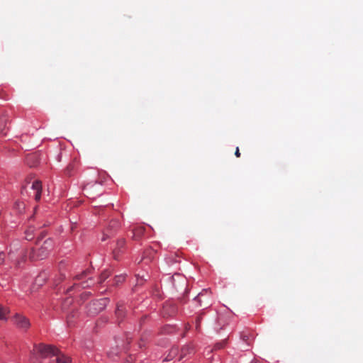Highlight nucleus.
Returning <instances> with one entry per match:
<instances>
[{"label": "nucleus", "instance_id": "f03ea898", "mask_svg": "<svg viewBox=\"0 0 363 363\" xmlns=\"http://www.w3.org/2000/svg\"><path fill=\"white\" fill-rule=\"evenodd\" d=\"M212 303V293L209 289H203L193 298V303L198 308H208Z\"/></svg>", "mask_w": 363, "mask_h": 363}, {"label": "nucleus", "instance_id": "4468645a", "mask_svg": "<svg viewBox=\"0 0 363 363\" xmlns=\"http://www.w3.org/2000/svg\"><path fill=\"white\" fill-rule=\"evenodd\" d=\"M179 349L177 347H172L167 357L164 359V362H169L172 360L178 354Z\"/></svg>", "mask_w": 363, "mask_h": 363}, {"label": "nucleus", "instance_id": "412c9836", "mask_svg": "<svg viewBox=\"0 0 363 363\" xmlns=\"http://www.w3.org/2000/svg\"><path fill=\"white\" fill-rule=\"evenodd\" d=\"M72 169H73V165L72 164L68 165L66 169V174L69 176L71 175V172Z\"/></svg>", "mask_w": 363, "mask_h": 363}, {"label": "nucleus", "instance_id": "dca6fc26", "mask_svg": "<svg viewBox=\"0 0 363 363\" xmlns=\"http://www.w3.org/2000/svg\"><path fill=\"white\" fill-rule=\"evenodd\" d=\"M248 337L245 335L242 338V342H240V348L245 350H248L250 347V343L247 342Z\"/></svg>", "mask_w": 363, "mask_h": 363}, {"label": "nucleus", "instance_id": "7ed1b4c3", "mask_svg": "<svg viewBox=\"0 0 363 363\" xmlns=\"http://www.w3.org/2000/svg\"><path fill=\"white\" fill-rule=\"evenodd\" d=\"M54 247L53 240L50 238L45 240L43 244L38 249L36 258L43 259L46 258Z\"/></svg>", "mask_w": 363, "mask_h": 363}, {"label": "nucleus", "instance_id": "20e7f679", "mask_svg": "<svg viewBox=\"0 0 363 363\" xmlns=\"http://www.w3.org/2000/svg\"><path fill=\"white\" fill-rule=\"evenodd\" d=\"M12 323L19 330H26L30 326V323L29 320L24 315L16 313L11 319Z\"/></svg>", "mask_w": 363, "mask_h": 363}, {"label": "nucleus", "instance_id": "a878e982", "mask_svg": "<svg viewBox=\"0 0 363 363\" xmlns=\"http://www.w3.org/2000/svg\"><path fill=\"white\" fill-rule=\"evenodd\" d=\"M186 350L185 348H184V349L182 350V355H181V357L179 358V360H180V359H181V358H182V357L186 354V353L184 352V350Z\"/></svg>", "mask_w": 363, "mask_h": 363}, {"label": "nucleus", "instance_id": "c85d7f7f", "mask_svg": "<svg viewBox=\"0 0 363 363\" xmlns=\"http://www.w3.org/2000/svg\"><path fill=\"white\" fill-rule=\"evenodd\" d=\"M60 160H61V154H59V155H57V160H58V161H60Z\"/></svg>", "mask_w": 363, "mask_h": 363}, {"label": "nucleus", "instance_id": "cd10ccee", "mask_svg": "<svg viewBox=\"0 0 363 363\" xmlns=\"http://www.w3.org/2000/svg\"><path fill=\"white\" fill-rule=\"evenodd\" d=\"M216 348L220 349L223 347L222 344H217L216 346Z\"/></svg>", "mask_w": 363, "mask_h": 363}, {"label": "nucleus", "instance_id": "bb28decb", "mask_svg": "<svg viewBox=\"0 0 363 363\" xmlns=\"http://www.w3.org/2000/svg\"><path fill=\"white\" fill-rule=\"evenodd\" d=\"M72 302V299L68 298L66 301H65V303H71Z\"/></svg>", "mask_w": 363, "mask_h": 363}, {"label": "nucleus", "instance_id": "0eeeda50", "mask_svg": "<svg viewBox=\"0 0 363 363\" xmlns=\"http://www.w3.org/2000/svg\"><path fill=\"white\" fill-rule=\"evenodd\" d=\"M107 301L106 298H102L89 303L88 306L89 313L91 315L97 314L105 308Z\"/></svg>", "mask_w": 363, "mask_h": 363}, {"label": "nucleus", "instance_id": "4be33fe9", "mask_svg": "<svg viewBox=\"0 0 363 363\" xmlns=\"http://www.w3.org/2000/svg\"><path fill=\"white\" fill-rule=\"evenodd\" d=\"M124 279H125V277H124V276H123V275L117 276V277H116V283H117V284H118V282H121V281H123Z\"/></svg>", "mask_w": 363, "mask_h": 363}, {"label": "nucleus", "instance_id": "1a4fd4ad", "mask_svg": "<svg viewBox=\"0 0 363 363\" xmlns=\"http://www.w3.org/2000/svg\"><path fill=\"white\" fill-rule=\"evenodd\" d=\"M125 241L124 239L117 240L116 247L113 250V255L115 259H118L120 255L125 251Z\"/></svg>", "mask_w": 363, "mask_h": 363}, {"label": "nucleus", "instance_id": "393cba45", "mask_svg": "<svg viewBox=\"0 0 363 363\" xmlns=\"http://www.w3.org/2000/svg\"><path fill=\"white\" fill-rule=\"evenodd\" d=\"M235 156H236V157H238L240 156V151H239V148H238V147H237V148H236V150H235Z\"/></svg>", "mask_w": 363, "mask_h": 363}, {"label": "nucleus", "instance_id": "f8f14e48", "mask_svg": "<svg viewBox=\"0 0 363 363\" xmlns=\"http://www.w3.org/2000/svg\"><path fill=\"white\" fill-rule=\"evenodd\" d=\"M9 313V308L0 304V320L6 321L8 319L7 315Z\"/></svg>", "mask_w": 363, "mask_h": 363}, {"label": "nucleus", "instance_id": "ddd939ff", "mask_svg": "<svg viewBox=\"0 0 363 363\" xmlns=\"http://www.w3.org/2000/svg\"><path fill=\"white\" fill-rule=\"evenodd\" d=\"M90 284L89 283V281H83L80 284H74L71 287H69V289H67V292H70L72 291L74 289H75L76 287H82V288H86V287H89L90 286L91 284H92V281L90 279Z\"/></svg>", "mask_w": 363, "mask_h": 363}, {"label": "nucleus", "instance_id": "2eb2a0df", "mask_svg": "<svg viewBox=\"0 0 363 363\" xmlns=\"http://www.w3.org/2000/svg\"><path fill=\"white\" fill-rule=\"evenodd\" d=\"M125 311L124 307L121 305L118 304L116 310V315L118 319L122 320L123 317L125 316Z\"/></svg>", "mask_w": 363, "mask_h": 363}, {"label": "nucleus", "instance_id": "b1692460", "mask_svg": "<svg viewBox=\"0 0 363 363\" xmlns=\"http://www.w3.org/2000/svg\"><path fill=\"white\" fill-rule=\"evenodd\" d=\"M4 260V253L0 252V264H2Z\"/></svg>", "mask_w": 363, "mask_h": 363}, {"label": "nucleus", "instance_id": "aec40b11", "mask_svg": "<svg viewBox=\"0 0 363 363\" xmlns=\"http://www.w3.org/2000/svg\"><path fill=\"white\" fill-rule=\"evenodd\" d=\"M109 276V274L108 272H104L101 274V277H100V282L101 283L102 281H105V279Z\"/></svg>", "mask_w": 363, "mask_h": 363}, {"label": "nucleus", "instance_id": "6ab92c4d", "mask_svg": "<svg viewBox=\"0 0 363 363\" xmlns=\"http://www.w3.org/2000/svg\"><path fill=\"white\" fill-rule=\"evenodd\" d=\"M86 276V271L84 270L81 274L75 275L74 278L77 280H81Z\"/></svg>", "mask_w": 363, "mask_h": 363}, {"label": "nucleus", "instance_id": "6e6552de", "mask_svg": "<svg viewBox=\"0 0 363 363\" xmlns=\"http://www.w3.org/2000/svg\"><path fill=\"white\" fill-rule=\"evenodd\" d=\"M42 184L39 180H35L30 187L29 196H33L35 201H39L41 198Z\"/></svg>", "mask_w": 363, "mask_h": 363}, {"label": "nucleus", "instance_id": "a211bd4d", "mask_svg": "<svg viewBox=\"0 0 363 363\" xmlns=\"http://www.w3.org/2000/svg\"><path fill=\"white\" fill-rule=\"evenodd\" d=\"M101 186L99 185V184H95V185H93L91 186H88V187H86L84 191H85V193L86 194L87 196H90V197H92L94 198V196H91V191L98 187H100Z\"/></svg>", "mask_w": 363, "mask_h": 363}, {"label": "nucleus", "instance_id": "f3484780", "mask_svg": "<svg viewBox=\"0 0 363 363\" xmlns=\"http://www.w3.org/2000/svg\"><path fill=\"white\" fill-rule=\"evenodd\" d=\"M33 232H34V228L30 227L27 230H26V239L27 240H31L33 238Z\"/></svg>", "mask_w": 363, "mask_h": 363}, {"label": "nucleus", "instance_id": "9b49d317", "mask_svg": "<svg viewBox=\"0 0 363 363\" xmlns=\"http://www.w3.org/2000/svg\"><path fill=\"white\" fill-rule=\"evenodd\" d=\"M238 363H255L253 362V358L251 352H247L243 356L240 357Z\"/></svg>", "mask_w": 363, "mask_h": 363}, {"label": "nucleus", "instance_id": "39448f33", "mask_svg": "<svg viewBox=\"0 0 363 363\" xmlns=\"http://www.w3.org/2000/svg\"><path fill=\"white\" fill-rule=\"evenodd\" d=\"M120 228V222L117 219L111 220L107 227L104 230L101 238L102 241H105L108 238L113 236Z\"/></svg>", "mask_w": 363, "mask_h": 363}, {"label": "nucleus", "instance_id": "f257e3e1", "mask_svg": "<svg viewBox=\"0 0 363 363\" xmlns=\"http://www.w3.org/2000/svg\"><path fill=\"white\" fill-rule=\"evenodd\" d=\"M58 349L51 345L40 343L34 346L31 352V363H40L41 359L57 354Z\"/></svg>", "mask_w": 363, "mask_h": 363}, {"label": "nucleus", "instance_id": "5701e85b", "mask_svg": "<svg viewBox=\"0 0 363 363\" xmlns=\"http://www.w3.org/2000/svg\"><path fill=\"white\" fill-rule=\"evenodd\" d=\"M118 353V349H116L115 350V352H108L107 354L110 357H113L114 355H117V354Z\"/></svg>", "mask_w": 363, "mask_h": 363}, {"label": "nucleus", "instance_id": "9d476101", "mask_svg": "<svg viewBox=\"0 0 363 363\" xmlns=\"http://www.w3.org/2000/svg\"><path fill=\"white\" fill-rule=\"evenodd\" d=\"M56 359L55 361L57 363H70L71 359L69 357H67L60 352L58 350L57 354H55Z\"/></svg>", "mask_w": 363, "mask_h": 363}, {"label": "nucleus", "instance_id": "423d86ee", "mask_svg": "<svg viewBox=\"0 0 363 363\" xmlns=\"http://www.w3.org/2000/svg\"><path fill=\"white\" fill-rule=\"evenodd\" d=\"M173 286L177 291H185L186 290L187 281L184 277L180 274H175L172 277Z\"/></svg>", "mask_w": 363, "mask_h": 363}]
</instances>
